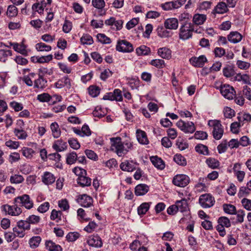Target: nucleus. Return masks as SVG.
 <instances>
[{"label":"nucleus","instance_id":"9b49d317","mask_svg":"<svg viewBox=\"0 0 251 251\" xmlns=\"http://www.w3.org/2000/svg\"><path fill=\"white\" fill-rule=\"evenodd\" d=\"M186 1V0H177L166 2L161 4V7L165 10H171L180 7Z\"/></svg>","mask_w":251,"mask_h":251},{"label":"nucleus","instance_id":"a19ab883","mask_svg":"<svg viewBox=\"0 0 251 251\" xmlns=\"http://www.w3.org/2000/svg\"><path fill=\"white\" fill-rule=\"evenodd\" d=\"M39 75V78L34 80V87L35 88L42 89L45 87L47 81L43 78L41 75Z\"/></svg>","mask_w":251,"mask_h":251},{"label":"nucleus","instance_id":"39448f33","mask_svg":"<svg viewBox=\"0 0 251 251\" xmlns=\"http://www.w3.org/2000/svg\"><path fill=\"white\" fill-rule=\"evenodd\" d=\"M190 182L189 177L184 174H178L176 175L173 179V184L177 186L184 187Z\"/></svg>","mask_w":251,"mask_h":251},{"label":"nucleus","instance_id":"c85d7f7f","mask_svg":"<svg viewBox=\"0 0 251 251\" xmlns=\"http://www.w3.org/2000/svg\"><path fill=\"white\" fill-rule=\"evenodd\" d=\"M158 54L162 58L169 59L171 57V50L166 47L159 48Z\"/></svg>","mask_w":251,"mask_h":251},{"label":"nucleus","instance_id":"0e129e2a","mask_svg":"<svg viewBox=\"0 0 251 251\" xmlns=\"http://www.w3.org/2000/svg\"><path fill=\"white\" fill-rule=\"evenodd\" d=\"M13 230L15 236L23 238L25 235V230L19 227L17 225V226L13 228Z\"/></svg>","mask_w":251,"mask_h":251},{"label":"nucleus","instance_id":"f3484780","mask_svg":"<svg viewBox=\"0 0 251 251\" xmlns=\"http://www.w3.org/2000/svg\"><path fill=\"white\" fill-rule=\"evenodd\" d=\"M166 28L169 29H176L178 26V20L175 18H168L164 22Z\"/></svg>","mask_w":251,"mask_h":251},{"label":"nucleus","instance_id":"1a4fd4ad","mask_svg":"<svg viewBox=\"0 0 251 251\" xmlns=\"http://www.w3.org/2000/svg\"><path fill=\"white\" fill-rule=\"evenodd\" d=\"M177 126L180 129L185 133H193L196 128L194 124L192 122H184L182 120H179L176 123Z\"/></svg>","mask_w":251,"mask_h":251},{"label":"nucleus","instance_id":"864d4df0","mask_svg":"<svg viewBox=\"0 0 251 251\" xmlns=\"http://www.w3.org/2000/svg\"><path fill=\"white\" fill-rule=\"evenodd\" d=\"M251 192V191L247 186L241 187H240L239 192L238 193V196L239 198L247 197L250 195Z\"/></svg>","mask_w":251,"mask_h":251},{"label":"nucleus","instance_id":"cd10ccee","mask_svg":"<svg viewBox=\"0 0 251 251\" xmlns=\"http://www.w3.org/2000/svg\"><path fill=\"white\" fill-rule=\"evenodd\" d=\"M152 164L157 169L162 170L165 167V164L163 161L157 156H152L151 158Z\"/></svg>","mask_w":251,"mask_h":251},{"label":"nucleus","instance_id":"0eeeda50","mask_svg":"<svg viewBox=\"0 0 251 251\" xmlns=\"http://www.w3.org/2000/svg\"><path fill=\"white\" fill-rule=\"evenodd\" d=\"M220 90L222 96L228 100H232L235 95L234 88L228 84H222L220 87Z\"/></svg>","mask_w":251,"mask_h":251},{"label":"nucleus","instance_id":"6e6d98bb","mask_svg":"<svg viewBox=\"0 0 251 251\" xmlns=\"http://www.w3.org/2000/svg\"><path fill=\"white\" fill-rule=\"evenodd\" d=\"M224 75L226 77L232 76L235 74L234 69L231 66H227L223 69Z\"/></svg>","mask_w":251,"mask_h":251},{"label":"nucleus","instance_id":"423d86ee","mask_svg":"<svg viewBox=\"0 0 251 251\" xmlns=\"http://www.w3.org/2000/svg\"><path fill=\"white\" fill-rule=\"evenodd\" d=\"M199 203L203 208H209L214 205L215 199L210 194H205L200 197Z\"/></svg>","mask_w":251,"mask_h":251},{"label":"nucleus","instance_id":"69168bd1","mask_svg":"<svg viewBox=\"0 0 251 251\" xmlns=\"http://www.w3.org/2000/svg\"><path fill=\"white\" fill-rule=\"evenodd\" d=\"M151 64L158 68H163L165 67V62L162 59H153L151 62Z\"/></svg>","mask_w":251,"mask_h":251},{"label":"nucleus","instance_id":"20e7f679","mask_svg":"<svg viewBox=\"0 0 251 251\" xmlns=\"http://www.w3.org/2000/svg\"><path fill=\"white\" fill-rule=\"evenodd\" d=\"M14 203L18 204L19 205L24 206L27 209H30L33 206L32 201L31 200L29 195L26 194L15 198L14 199Z\"/></svg>","mask_w":251,"mask_h":251},{"label":"nucleus","instance_id":"f8f14e48","mask_svg":"<svg viewBox=\"0 0 251 251\" xmlns=\"http://www.w3.org/2000/svg\"><path fill=\"white\" fill-rule=\"evenodd\" d=\"M190 63L195 67H202L205 62H207V59L204 55H201L199 57H193L189 60Z\"/></svg>","mask_w":251,"mask_h":251},{"label":"nucleus","instance_id":"13d9d810","mask_svg":"<svg viewBox=\"0 0 251 251\" xmlns=\"http://www.w3.org/2000/svg\"><path fill=\"white\" fill-rule=\"evenodd\" d=\"M212 3L210 1H203L199 3V9L201 11H206L211 8Z\"/></svg>","mask_w":251,"mask_h":251},{"label":"nucleus","instance_id":"393cba45","mask_svg":"<svg viewBox=\"0 0 251 251\" xmlns=\"http://www.w3.org/2000/svg\"><path fill=\"white\" fill-rule=\"evenodd\" d=\"M42 181L47 185L53 183L55 180L54 175L50 172H46L42 176Z\"/></svg>","mask_w":251,"mask_h":251},{"label":"nucleus","instance_id":"f257e3e1","mask_svg":"<svg viewBox=\"0 0 251 251\" xmlns=\"http://www.w3.org/2000/svg\"><path fill=\"white\" fill-rule=\"evenodd\" d=\"M111 150L119 156H123L133 149V143L130 139L122 141L121 137L110 138Z\"/></svg>","mask_w":251,"mask_h":251},{"label":"nucleus","instance_id":"a211bd4d","mask_svg":"<svg viewBox=\"0 0 251 251\" xmlns=\"http://www.w3.org/2000/svg\"><path fill=\"white\" fill-rule=\"evenodd\" d=\"M136 137L139 143L142 145H148L149 143L146 132L140 129L136 130Z\"/></svg>","mask_w":251,"mask_h":251},{"label":"nucleus","instance_id":"9d476101","mask_svg":"<svg viewBox=\"0 0 251 251\" xmlns=\"http://www.w3.org/2000/svg\"><path fill=\"white\" fill-rule=\"evenodd\" d=\"M116 50L121 52H130L133 50V47L130 43L123 40L118 42L116 45Z\"/></svg>","mask_w":251,"mask_h":251},{"label":"nucleus","instance_id":"72a5a7b5","mask_svg":"<svg viewBox=\"0 0 251 251\" xmlns=\"http://www.w3.org/2000/svg\"><path fill=\"white\" fill-rule=\"evenodd\" d=\"M77 155L75 152L72 151L66 155V163L69 165L74 164L77 160Z\"/></svg>","mask_w":251,"mask_h":251},{"label":"nucleus","instance_id":"e433bc0d","mask_svg":"<svg viewBox=\"0 0 251 251\" xmlns=\"http://www.w3.org/2000/svg\"><path fill=\"white\" fill-rule=\"evenodd\" d=\"M224 212L230 215H234L236 213V208L233 205L230 204H224L223 205Z\"/></svg>","mask_w":251,"mask_h":251},{"label":"nucleus","instance_id":"a878e982","mask_svg":"<svg viewBox=\"0 0 251 251\" xmlns=\"http://www.w3.org/2000/svg\"><path fill=\"white\" fill-rule=\"evenodd\" d=\"M175 205L177 211L183 212L187 211L188 209L187 201L185 199L176 201Z\"/></svg>","mask_w":251,"mask_h":251},{"label":"nucleus","instance_id":"2f4dec72","mask_svg":"<svg viewBox=\"0 0 251 251\" xmlns=\"http://www.w3.org/2000/svg\"><path fill=\"white\" fill-rule=\"evenodd\" d=\"M77 181L80 185L83 187L90 186L91 184V179L86 176H79Z\"/></svg>","mask_w":251,"mask_h":251},{"label":"nucleus","instance_id":"de8ad7c7","mask_svg":"<svg viewBox=\"0 0 251 251\" xmlns=\"http://www.w3.org/2000/svg\"><path fill=\"white\" fill-rule=\"evenodd\" d=\"M237 119L238 121L243 126L244 122H249L251 121V115L248 113L239 114V115L237 116Z\"/></svg>","mask_w":251,"mask_h":251},{"label":"nucleus","instance_id":"5701e85b","mask_svg":"<svg viewBox=\"0 0 251 251\" xmlns=\"http://www.w3.org/2000/svg\"><path fill=\"white\" fill-rule=\"evenodd\" d=\"M149 190V186L145 184H140L135 188V194L136 196H143L145 195Z\"/></svg>","mask_w":251,"mask_h":251},{"label":"nucleus","instance_id":"6ab92c4d","mask_svg":"<svg viewBox=\"0 0 251 251\" xmlns=\"http://www.w3.org/2000/svg\"><path fill=\"white\" fill-rule=\"evenodd\" d=\"M242 38V35L237 31H232L227 36L228 40L233 44L239 43Z\"/></svg>","mask_w":251,"mask_h":251},{"label":"nucleus","instance_id":"ea45409f","mask_svg":"<svg viewBox=\"0 0 251 251\" xmlns=\"http://www.w3.org/2000/svg\"><path fill=\"white\" fill-rule=\"evenodd\" d=\"M81 43L83 45H91L94 43L93 38L88 34H84L80 38Z\"/></svg>","mask_w":251,"mask_h":251},{"label":"nucleus","instance_id":"c756f323","mask_svg":"<svg viewBox=\"0 0 251 251\" xmlns=\"http://www.w3.org/2000/svg\"><path fill=\"white\" fill-rule=\"evenodd\" d=\"M50 127L53 137L58 138L61 135V131L58 124L56 122L52 123L51 124Z\"/></svg>","mask_w":251,"mask_h":251},{"label":"nucleus","instance_id":"a18cd8bd","mask_svg":"<svg viewBox=\"0 0 251 251\" xmlns=\"http://www.w3.org/2000/svg\"><path fill=\"white\" fill-rule=\"evenodd\" d=\"M35 74L32 73L29 74L28 75H25L22 79L23 81L28 86H32L33 85V82L32 79L34 78Z\"/></svg>","mask_w":251,"mask_h":251},{"label":"nucleus","instance_id":"774afa93","mask_svg":"<svg viewBox=\"0 0 251 251\" xmlns=\"http://www.w3.org/2000/svg\"><path fill=\"white\" fill-rule=\"evenodd\" d=\"M88 92L92 97H96L100 94V89L98 87L91 86L88 88Z\"/></svg>","mask_w":251,"mask_h":251},{"label":"nucleus","instance_id":"5fc2aeb1","mask_svg":"<svg viewBox=\"0 0 251 251\" xmlns=\"http://www.w3.org/2000/svg\"><path fill=\"white\" fill-rule=\"evenodd\" d=\"M174 160L179 165L185 166L186 165V161L185 158L181 154H176L174 156Z\"/></svg>","mask_w":251,"mask_h":251},{"label":"nucleus","instance_id":"c03bdc74","mask_svg":"<svg viewBox=\"0 0 251 251\" xmlns=\"http://www.w3.org/2000/svg\"><path fill=\"white\" fill-rule=\"evenodd\" d=\"M18 14V9L14 5H9L7 9L6 15L9 17H14Z\"/></svg>","mask_w":251,"mask_h":251},{"label":"nucleus","instance_id":"b1692460","mask_svg":"<svg viewBox=\"0 0 251 251\" xmlns=\"http://www.w3.org/2000/svg\"><path fill=\"white\" fill-rule=\"evenodd\" d=\"M233 80L239 82L242 81L245 84H251L250 76L247 74L241 75L240 73L237 74L233 77Z\"/></svg>","mask_w":251,"mask_h":251},{"label":"nucleus","instance_id":"052dcab7","mask_svg":"<svg viewBox=\"0 0 251 251\" xmlns=\"http://www.w3.org/2000/svg\"><path fill=\"white\" fill-rule=\"evenodd\" d=\"M176 145L181 151L185 150L188 147V144L182 139H177L176 142Z\"/></svg>","mask_w":251,"mask_h":251},{"label":"nucleus","instance_id":"3c124183","mask_svg":"<svg viewBox=\"0 0 251 251\" xmlns=\"http://www.w3.org/2000/svg\"><path fill=\"white\" fill-rule=\"evenodd\" d=\"M41 238L40 236H34L32 237L29 241V244L31 248L34 249L38 247Z\"/></svg>","mask_w":251,"mask_h":251},{"label":"nucleus","instance_id":"ddd939ff","mask_svg":"<svg viewBox=\"0 0 251 251\" xmlns=\"http://www.w3.org/2000/svg\"><path fill=\"white\" fill-rule=\"evenodd\" d=\"M55 86L57 88L65 87L67 89H70L71 87V79L68 76H65L59 79L55 83Z\"/></svg>","mask_w":251,"mask_h":251},{"label":"nucleus","instance_id":"7ed1b4c3","mask_svg":"<svg viewBox=\"0 0 251 251\" xmlns=\"http://www.w3.org/2000/svg\"><path fill=\"white\" fill-rule=\"evenodd\" d=\"M208 125L212 128L213 138L217 140L221 139L224 134V128L220 122L216 120H209Z\"/></svg>","mask_w":251,"mask_h":251},{"label":"nucleus","instance_id":"09e8293b","mask_svg":"<svg viewBox=\"0 0 251 251\" xmlns=\"http://www.w3.org/2000/svg\"><path fill=\"white\" fill-rule=\"evenodd\" d=\"M195 150L197 152L203 155H208L209 154L208 147L202 144H199L195 147Z\"/></svg>","mask_w":251,"mask_h":251},{"label":"nucleus","instance_id":"603ef678","mask_svg":"<svg viewBox=\"0 0 251 251\" xmlns=\"http://www.w3.org/2000/svg\"><path fill=\"white\" fill-rule=\"evenodd\" d=\"M0 61L2 62H5L7 60V57L8 56L12 55V51L10 50H0Z\"/></svg>","mask_w":251,"mask_h":251},{"label":"nucleus","instance_id":"dca6fc26","mask_svg":"<svg viewBox=\"0 0 251 251\" xmlns=\"http://www.w3.org/2000/svg\"><path fill=\"white\" fill-rule=\"evenodd\" d=\"M120 168L124 171L132 172L135 170V164L132 161L125 160L120 165Z\"/></svg>","mask_w":251,"mask_h":251},{"label":"nucleus","instance_id":"aec40b11","mask_svg":"<svg viewBox=\"0 0 251 251\" xmlns=\"http://www.w3.org/2000/svg\"><path fill=\"white\" fill-rule=\"evenodd\" d=\"M52 148L57 152H60L67 149V144L66 142L63 141L62 140L59 139L56 140L54 142Z\"/></svg>","mask_w":251,"mask_h":251},{"label":"nucleus","instance_id":"4d7b16f0","mask_svg":"<svg viewBox=\"0 0 251 251\" xmlns=\"http://www.w3.org/2000/svg\"><path fill=\"white\" fill-rule=\"evenodd\" d=\"M157 34L161 38H166L171 36L170 31L163 27H158L157 29Z\"/></svg>","mask_w":251,"mask_h":251},{"label":"nucleus","instance_id":"8fccbe9b","mask_svg":"<svg viewBox=\"0 0 251 251\" xmlns=\"http://www.w3.org/2000/svg\"><path fill=\"white\" fill-rule=\"evenodd\" d=\"M53 58V56L52 54H49L46 56H36V62L39 63H48L51 61Z\"/></svg>","mask_w":251,"mask_h":251},{"label":"nucleus","instance_id":"37998d69","mask_svg":"<svg viewBox=\"0 0 251 251\" xmlns=\"http://www.w3.org/2000/svg\"><path fill=\"white\" fill-rule=\"evenodd\" d=\"M97 38L99 42L103 44H108L111 42V40L108 37L103 33H98Z\"/></svg>","mask_w":251,"mask_h":251},{"label":"nucleus","instance_id":"2eb2a0df","mask_svg":"<svg viewBox=\"0 0 251 251\" xmlns=\"http://www.w3.org/2000/svg\"><path fill=\"white\" fill-rule=\"evenodd\" d=\"M78 201L82 206L84 207H88L92 204L93 199L91 197L86 194H84L81 195L79 197L78 199Z\"/></svg>","mask_w":251,"mask_h":251},{"label":"nucleus","instance_id":"6e6552de","mask_svg":"<svg viewBox=\"0 0 251 251\" xmlns=\"http://www.w3.org/2000/svg\"><path fill=\"white\" fill-rule=\"evenodd\" d=\"M18 204L15 203V204L11 206L8 204L3 205L1 208L6 213L11 215V216H18L22 212L21 208L18 206Z\"/></svg>","mask_w":251,"mask_h":251},{"label":"nucleus","instance_id":"49530a36","mask_svg":"<svg viewBox=\"0 0 251 251\" xmlns=\"http://www.w3.org/2000/svg\"><path fill=\"white\" fill-rule=\"evenodd\" d=\"M24 180V178L21 175L15 174L10 177V181L11 183L19 184L22 183Z\"/></svg>","mask_w":251,"mask_h":251},{"label":"nucleus","instance_id":"79ce46f5","mask_svg":"<svg viewBox=\"0 0 251 251\" xmlns=\"http://www.w3.org/2000/svg\"><path fill=\"white\" fill-rule=\"evenodd\" d=\"M47 2L45 1H42L41 3H34L32 5V9L35 11L38 12L39 13H41L43 12L44 8L46 6Z\"/></svg>","mask_w":251,"mask_h":251},{"label":"nucleus","instance_id":"473e14b6","mask_svg":"<svg viewBox=\"0 0 251 251\" xmlns=\"http://www.w3.org/2000/svg\"><path fill=\"white\" fill-rule=\"evenodd\" d=\"M46 246L49 251H62V248L59 245L56 244L51 241L46 242Z\"/></svg>","mask_w":251,"mask_h":251},{"label":"nucleus","instance_id":"bf43d9fd","mask_svg":"<svg viewBox=\"0 0 251 251\" xmlns=\"http://www.w3.org/2000/svg\"><path fill=\"white\" fill-rule=\"evenodd\" d=\"M224 116L226 118H231L235 115V111L229 107H226L223 110Z\"/></svg>","mask_w":251,"mask_h":251},{"label":"nucleus","instance_id":"58836bf2","mask_svg":"<svg viewBox=\"0 0 251 251\" xmlns=\"http://www.w3.org/2000/svg\"><path fill=\"white\" fill-rule=\"evenodd\" d=\"M21 151L22 154L28 159L31 158L35 154V151L33 149L26 147H24Z\"/></svg>","mask_w":251,"mask_h":251},{"label":"nucleus","instance_id":"f704fd0d","mask_svg":"<svg viewBox=\"0 0 251 251\" xmlns=\"http://www.w3.org/2000/svg\"><path fill=\"white\" fill-rule=\"evenodd\" d=\"M136 52L138 55H147L151 52L150 48L143 45L136 49Z\"/></svg>","mask_w":251,"mask_h":251},{"label":"nucleus","instance_id":"e2e57ef3","mask_svg":"<svg viewBox=\"0 0 251 251\" xmlns=\"http://www.w3.org/2000/svg\"><path fill=\"white\" fill-rule=\"evenodd\" d=\"M206 162L207 165L212 169H215L219 166V161L214 158H209L206 160Z\"/></svg>","mask_w":251,"mask_h":251},{"label":"nucleus","instance_id":"7c9ffc66","mask_svg":"<svg viewBox=\"0 0 251 251\" xmlns=\"http://www.w3.org/2000/svg\"><path fill=\"white\" fill-rule=\"evenodd\" d=\"M206 20V16L204 14H196L193 17V22L197 25H202Z\"/></svg>","mask_w":251,"mask_h":251},{"label":"nucleus","instance_id":"4468645a","mask_svg":"<svg viewBox=\"0 0 251 251\" xmlns=\"http://www.w3.org/2000/svg\"><path fill=\"white\" fill-rule=\"evenodd\" d=\"M87 243L89 246L96 248L101 247L102 243L101 238L98 235H93L89 237Z\"/></svg>","mask_w":251,"mask_h":251},{"label":"nucleus","instance_id":"4be33fe9","mask_svg":"<svg viewBox=\"0 0 251 251\" xmlns=\"http://www.w3.org/2000/svg\"><path fill=\"white\" fill-rule=\"evenodd\" d=\"M14 50L15 51L24 55L27 56L28 55V51L26 49L27 46L24 43L23 41L21 43L14 44Z\"/></svg>","mask_w":251,"mask_h":251},{"label":"nucleus","instance_id":"4c0bfd02","mask_svg":"<svg viewBox=\"0 0 251 251\" xmlns=\"http://www.w3.org/2000/svg\"><path fill=\"white\" fill-rule=\"evenodd\" d=\"M151 202H144L138 207V213L139 215H144L149 209Z\"/></svg>","mask_w":251,"mask_h":251},{"label":"nucleus","instance_id":"c9c22d12","mask_svg":"<svg viewBox=\"0 0 251 251\" xmlns=\"http://www.w3.org/2000/svg\"><path fill=\"white\" fill-rule=\"evenodd\" d=\"M35 48L37 51L41 52H48L51 50L52 49L50 46L47 45L42 42L36 44L35 45Z\"/></svg>","mask_w":251,"mask_h":251},{"label":"nucleus","instance_id":"680f3d73","mask_svg":"<svg viewBox=\"0 0 251 251\" xmlns=\"http://www.w3.org/2000/svg\"><path fill=\"white\" fill-rule=\"evenodd\" d=\"M218 224H221L226 227H229L231 226L229 219L226 217H221L218 219Z\"/></svg>","mask_w":251,"mask_h":251},{"label":"nucleus","instance_id":"338daca9","mask_svg":"<svg viewBox=\"0 0 251 251\" xmlns=\"http://www.w3.org/2000/svg\"><path fill=\"white\" fill-rule=\"evenodd\" d=\"M79 233L77 232H71L66 236L67 240L69 242H74L79 237Z\"/></svg>","mask_w":251,"mask_h":251},{"label":"nucleus","instance_id":"412c9836","mask_svg":"<svg viewBox=\"0 0 251 251\" xmlns=\"http://www.w3.org/2000/svg\"><path fill=\"white\" fill-rule=\"evenodd\" d=\"M73 131L75 134L81 137H83L84 136H89L91 134V132L89 126L86 125L82 126L81 130L75 127L73 128Z\"/></svg>","mask_w":251,"mask_h":251},{"label":"nucleus","instance_id":"bb28decb","mask_svg":"<svg viewBox=\"0 0 251 251\" xmlns=\"http://www.w3.org/2000/svg\"><path fill=\"white\" fill-rule=\"evenodd\" d=\"M214 11L218 14H224L228 11L227 5L224 2H220L215 7Z\"/></svg>","mask_w":251,"mask_h":251},{"label":"nucleus","instance_id":"f03ea898","mask_svg":"<svg viewBox=\"0 0 251 251\" xmlns=\"http://www.w3.org/2000/svg\"><path fill=\"white\" fill-rule=\"evenodd\" d=\"M194 25L190 22L182 23L179 29V38L182 40H186L192 37L194 31Z\"/></svg>","mask_w":251,"mask_h":251}]
</instances>
